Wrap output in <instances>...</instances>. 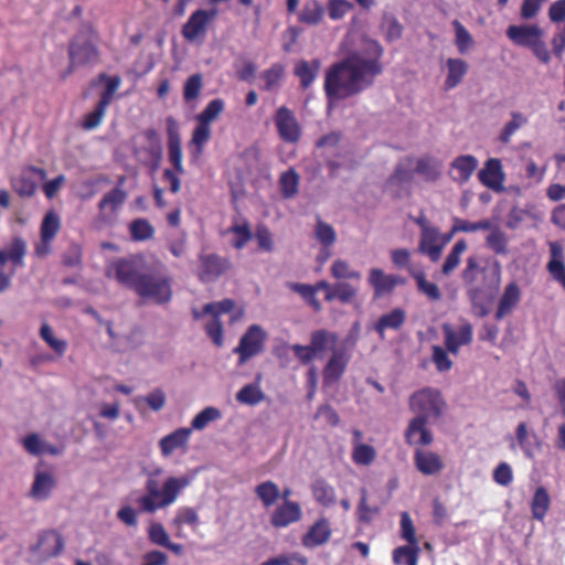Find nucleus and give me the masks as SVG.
<instances>
[{
    "instance_id": "obj_1",
    "label": "nucleus",
    "mask_w": 565,
    "mask_h": 565,
    "mask_svg": "<svg viewBox=\"0 0 565 565\" xmlns=\"http://www.w3.org/2000/svg\"><path fill=\"white\" fill-rule=\"evenodd\" d=\"M383 49L370 38H362L360 47L327 73L324 89L330 103L360 93L382 72Z\"/></svg>"
},
{
    "instance_id": "obj_2",
    "label": "nucleus",
    "mask_w": 565,
    "mask_h": 565,
    "mask_svg": "<svg viewBox=\"0 0 565 565\" xmlns=\"http://www.w3.org/2000/svg\"><path fill=\"white\" fill-rule=\"evenodd\" d=\"M462 278L468 285L467 295L479 316L488 313L483 299L490 298L501 284V266L498 262H492L484 267L478 265L476 257H469L462 271Z\"/></svg>"
},
{
    "instance_id": "obj_3",
    "label": "nucleus",
    "mask_w": 565,
    "mask_h": 565,
    "mask_svg": "<svg viewBox=\"0 0 565 565\" xmlns=\"http://www.w3.org/2000/svg\"><path fill=\"white\" fill-rule=\"evenodd\" d=\"M162 469L156 468L149 472L145 483L146 493L137 499V504L141 512L154 513L173 504L181 492L191 484L195 473H188L179 477H168L161 487H159L156 476L161 475Z\"/></svg>"
},
{
    "instance_id": "obj_4",
    "label": "nucleus",
    "mask_w": 565,
    "mask_h": 565,
    "mask_svg": "<svg viewBox=\"0 0 565 565\" xmlns=\"http://www.w3.org/2000/svg\"><path fill=\"white\" fill-rule=\"evenodd\" d=\"M505 33L512 43L530 49L542 63L547 64L551 61V53L544 42V31L537 24H512Z\"/></svg>"
},
{
    "instance_id": "obj_5",
    "label": "nucleus",
    "mask_w": 565,
    "mask_h": 565,
    "mask_svg": "<svg viewBox=\"0 0 565 565\" xmlns=\"http://www.w3.org/2000/svg\"><path fill=\"white\" fill-rule=\"evenodd\" d=\"M234 305L235 303L233 300L224 299L221 301L207 303L202 308V310H192L194 319L202 321L205 333L218 348L224 343L221 317L231 312L234 308Z\"/></svg>"
},
{
    "instance_id": "obj_6",
    "label": "nucleus",
    "mask_w": 565,
    "mask_h": 565,
    "mask_svg": "<svg viewBox=\"0 0 565 565\" xmlns=\"http://www.w3.org/2000/svg\"><path fill=\"white\" fill-rule=\"evenodd\" d=\"M408 406L415 416L435 422L443 415L446 402L437 388L424 387L409 396Z\"/></svg>"
},
{
    "instance_id": "obj_7",
    "label": "nucleus",
    "mask_w": 565,
    "mask_h": 565,
    "mask_svg": "<svg viewBox=\"0 0 565 565\" xmlns=\"http://www.w3.org/2000/svg\"><path fill=\"white\" fill-rule=\"evenodd\" d=\"M26 243L15 236L0 249V292L8 288L14 270L23 265Z\"/></svg>"
},
{
    "instance_id": "obj_8",
    "label": "nucleus",
    "mask_w": 565,
    "mask_h": 565,
    "mask_svg": "<svg viewBox=\"0 0 565 565\" xmlns=\"http://www.w3.org/2000/svg\"><path fill=\"white\" fill-rule=\"evenodd\" d=\"M26 243L15 236L0 249V292L8 288L14 270L23 265Z\"/></svg>"
},
{
    "instance_id": "obj_9",
    "label": "nucleus",
    "mask_w": 565,
    "mask_h": 565,
    "mask_svg": "<svg viewBox=\"0 0 565 565\" xmlns=\"http://www.w3.org/2000/svg\"><path fill=\"white\" fill-rule=\"evenodd\" d=\"M135 290L145 300L166 303L172 297L171 278L159 274L142 275Z\"/></svg>"
},
{
    "instance_id": "obj_10",
    "label": "nucleus",
    "mask_w": 565,
    "mask_h": 565,
    "mask_svg": "<svg viewBox=\"0 0 565 565\" xmlns=\"http://www.w3.org/2000/svg\"><path fill=\"white\" fill-rule=\"evenodd\" d=\"M97 38L92 29L85 28L78 32L70 44L71 66L93 63L97 60Z\"/></svg>"
},
{
    "instance_id": "obj_11",
    "label": "nucleus",
    "mask_w": 565,
    "mask_h": 565,
    "mask_svg": "<svg viewBox=\"0 0 565 565\" xmlns=\"http://www.w3.org/2000/svg\"><path fill=\"white\" fill-rule=\"evenodd\" d=\"M444 344L452 355L459 353L460 348L469 345L473 339L472 324L467 320H460L459 324L445 322L441 324Z\"/></svg>"
},
{
    "instance_id": "obj_12",
    "label": "nucleus",
    "mask_w": 565,
    "mask_h": 565,
    "mask_svg": "<svg viewBox=\"0 0 565 565\" xmlns=\"http://www.w3.org/2000/svg\"><path fill=\"white\" fill-rule=\"evenodd\" d=\"M266 339V331L258 324H252L234 349V353L238 354L239 364H244L250 358L259 354L264 350Z\"/></svg>"
},
{
    "instance_id": "obj_13",
    "label": "nucleus",
    "mask_w": 565,
    "mask_h": 565,
    "mask_svg": "<svg viewBox=\"0 0 565 565\" xmlns=\"http://www.w3.org/2000/svg\"><path fill=\"white\" fill-rule=\"evenodd\" d=\"M217 14L216 8L194 11L182 28L183 38L190 42L201 40L205 35L209 24L214 21Z\"/></svg>"
},
{
    "instance_id": "obj_14",
    "label": "nucleus",
    "mask_w": 565,
    "mask_h": 565,
    "mask_svg": "<svg viewBox=\"0 0 565 565\" xmlns=\"http://www.w3.org/2000/svg\"><path fill=\"white\" fill-rule=\"evenodd\" d=\"M106 275L116 279L124 286L136 289L139 278L137 263L132 258H117L110 262L106 267Z\"/></svg>"
},
{
    "instance_id": "obj_15",
    "label": "nucleus",
    "mask_w": 565,
    "mask_h": 565,
    "mask_svg": "<svg viewBox=\"0 0 565 565\" xmlns=\"http://www.w3.org/2000/svg\"><path fill=\"white\" fill-rule=\"evenodd\" d=\"M367 282L375 297H383L392 294L397 286L404 285L405 280L399 275L386 274L381 268L372 267L369 270Z\"/></svg>"
},
{
    "instance_id": "obj_16",
    "label": "nucleus",
    "mask_w": 565,
    "mask_h": 565,
    "mask_svg": "<svg viewBox=\"0 0 565 565\" xmlns=\"http://www.w3.org/2000/svg\"><path fill=\"white\" fill-rule=\"evenodd\" d=\"M275 126L279 137L289 143L297 142L301 136L300 126L295 115L287 107H279L276 111Z\"/></svg>"
},
{
    "instance_id": "obj_17",
    "label": "nucleus",
    "mask_w": 565,
    "mask_h": 565,
    "mask_svg": "<svg viewBox=\"0 0 565 565\" xmlns=\"http://www.w3.org/2000/svg\"><path fill=\"white\" fill-rule=\"evenodd\" d=\"M479 166L478 159L472 154L456 157L449 164V177L458 183H467Z\"/></svg>"
},
{
    "instance_id": "obj_18",
    "label": "nucleus",
    "mask_w": 565,
    "mask_h": 565,
    "mask_svg": "<svg viewBox=\"0 0 565 565\" xmlns=\"http://www.w3.org/2000/svg\"><path fill=\"white\" fill-rule=\"evenodd\" d=\"M227 268V262L215 254H201L199 257L198 276L201 281H213Z\"/></svg>"
},
{
    "instance_id": "obj_19",
    "label": "nucleus",
    "mask_w": 565,
    "mask_h": 565,
    "mask_svg": "<svg viewBox=\"0 0 565 565\" xmlns=\"http://www.w3.org/2000/svg\"><path fill=\"white\" fill-rule=\"evenodd\" d=\"M433 420L414 416L405 430V439L409 445L428 446L433 443V434L428 428V423Z\"/></svg>"
},
{
    "instance_id": "obj_20",
    "label": "nucleus",
    "mask_w": 565,
    "mask_h": 565,
    "mask_svg": "<svg viewBox=\"0 0 565 565\" xmlns=\"http://www.w3.org/2000/svg\"><path fill=\"white\" fill-rule=\"evenodd\" d=\"M479 181L487 188L499 191L503 189L504 173L501 161L497 158H490L486 161L482 169L478 172Z\"/></svg>"
},
{
    "instance_id": "obj_21",
    "label": "nucleus",
    "mask_w": 565,
    "mask_h": 565,
    "mask_svg": "<svg viewBox=\"0 0 565 565\" xmlns=\"http://www.w3.org/2000/svg\"><path fill=\"white\" fill-rule=\"evenodd\" d=\"M61 228V217L55 211H49L41 224V243L38 244V256L45 255L51 249V242Z\"/></svg>"
},
{
    "instance_id": "obj_22",
    "label": "nucleus",
    "mask_w": 565,
    "mask_h": 565,
    "mask_svg": "<svg viewBox=\"0 0 565 565\" xmlns=\"http://www.w3.org/2000/svg\"><path fill=\"white\" fill-rule=\"evenodd\" d=\"M168 157L177 173H184L182 164L181 138L178 131L177 122L173 118H168Z\"/></svg>"
},
{
    "instance_id": "obj_23",
    "label": "nucleus",
    "mask_w": 565,
    "mask_h": 565,
    "mask_svg": "<svg viewBox=\"0 0 565 565\" xmlns=\"http://www.w3.org/2000/svg\"><path fill=\"white\" fill-rule=\"evenodd\" d=\"M350 356L341 349H333L323 369L324 384H333L340 380L345 371Z\"/></svg>"
},
{
    "instance_id": "obj_24",
    "label": "nucleus",
    "mask_w": 565,
    "mask_h": 565,
    "mask_svg": "<svg viewBox=\"0 0 565 565\" xmlns=\"http://www.w3.org/2000/svg\"><path fill=\"white\" fill-rule=\"evenodd\" d=\"M301 508L297 502L284 500L276 508L270 516V522L275 527H286L301 519Z\"/></svg>"
},
{
    "instance_id": "obj_25",
    "label": "nucleus",
    "mask_w": 565,
    "mask_h": 565,
    "mask_svg": "<svg viewBox=\"0 0 565 565\" xmlns=\"http://www.w3.org/2000/svg\"><path fill=\"white\" fill-rule=\"evenodd\" d=\"M331 526L327 519L316 521L302 536L301 543L307 548H313L326 544L331 537Z\"/></svg>"
},
{
    "instance_id": "obj_26",
    "label": "nucleus",
    "mask_w": 565,
    "mask_h": 565,
    "mask_svg": "<svg viewBox=\"0 0 565 565\" xmlns=\"http://www.w3.org/2000/svg\"><path fill=\"white\" fill-rule=\"evenodd\" d=\"M441 234L437 227L425 228L420 233L418 250L427 255L430 260L437 262L443 253V246L440 245Z\"/></svg>"
},
{
    "instance_id": "obj_27",
    "label": "nucleus",
    "mask_w": 565,
    "mask_h": 565,
    "mask_svg": "<svg viewBox=\"0 0 565 565\" xmlns=\"http://www.w3.org/2000/svg\"><path fill=\"white\" fill-rule=\"evenodd\" d=\"M414 465L416 469L425 476L437 475L444 468V463L439 455L430 450L422 449L415 450Z\"/></svg>"
},
{
    "instance_id": "obj_28",
    "label": "nucleus",
    "mask_w": 565,
    "mask_h": 565,
    "mask_svg": "<svg viewBox=\"0 0 565 565\" xmlns=\"http://www.w3.org/2000/svg\"><path fill=\"white\" fill-rule=\"evenodd\" d=\"M518 445L527 458H533L540 446L537 436L530 430L525 423H520L515 429V440L511 441L510 448L514 449Z\"/></svg>"
},
{
    "instance_id": "obj_29",
    "label": "nucleus",
    "mask_w": 565,
    "mask_h": 565,
    "mask_svg": "<svg viewBox=\"0 0 565 565\" xmlns=\"http://www.w3.org/2000/svg\"><path fill=\"white\" fill-rule=\"evenodd\" d=\"M191 436V428H178L171 434L162 437L159 441V448L163 457H169L173 451L186 447Z\"/></svg>"
},
{
    "instance_id": "obj_30",
    "label": "nucleus",
    "mask_w": 565,
    "mask_h": 565,
    "mask_svg": "<svg viewBox=\"0 0 565 565\" xmlns=\"http://www.w3.org/2000/svg\"><path fill=\"white\" fill-rule=\"evenodd\" d=\"M11 186L20 196H32L35 193V168L29 166L11 178Z\"/></svg>"
},
{
    "instance_id": "obj_31",
    "label": "nucleus",
    "mask_w": 565,
    "mask_h": 565,
    "mask_svg": "<svg viewBox=\"0 0 565 565\" xmlns=\"http://www.w3.org/2000/svg\"><path fill=\"white\" fill-rule=\"evenodd\" d=\"M468 72V64L466 61L451 57L446 61V79H445V89L450 90L457 87Z\"/></svg>"
},
{
    "instance_id": "obj_32",
    "label": "nucleus",
    "mask_w": 565,
    "mask_h": 565,
    "mask_svg": "<svg viewBox=\"0 0 565 565\" xmlns=\"http://www.w3.org/2000/svg\"><path fill=\"white\" fill-rule=\"evenodd\" d=\"M521 298L520 287L515 282L505 286L504 291L499 300L495 318L498 320L509 315L519 303Z\"/></svg>"
},
{
    "instance_id": "obj_33",
    "label": "nucleus",
    "mask_w": 565,
    "mask_h": 565,
    "mask_svg": "<svg viewBox=\"0 0 565 565\" xmlns=\"http://www.w3.org/2000/svg\"><path fill=\"white\" fill-rule=\"evenodd\" d=\"M127 194L120 188H115L106 193L98 204V209L104 217H111L116 215L118 210L126 201Z\"/></svg>"
},
{
    "instance_id": "obj_34",
    "label": "nucleus",
    "mask_w": 565,
    "mask_h": 565,
    "mask_svg": "<svg viewBox=\"0 0 565 565\" xmlns=\"http://www.w3.org/2000/svg\"><path fill=\"white\" fill-rule=\"evenodd\" d=\"M415 171L426 181L434 182L441 174V162L434 157H420L415 162Z\"/></svg>"
},
{
    "instance_id": "obj_35",
    "label": "nucleus",
    "mask_w": 565,
    "mask_h": 565,
    "mask_svg": "<svg viewBox=\"0 0 565 565\" xmlns=\"http://www.w3.org/2000/svg\"><path fill=\"white\" fill-rule=\"evenodd\" d=\"M324 17V8L318 0H308L298 13V20L308 25L319 24Z\"/></svg>"
},
{
    "instance_id": "obj_36",
    "label": "nucleus",
    "mask_w": 565,
    "mask_h": 565,
    "mask_svg": "<svg viewBox=\"0 0 565 565\" xmlns=\"http://www.w3.org/2000/svg\"><path fill=\"white\" fill-rule=\"evenodd\" d=\"M405 321L404 310L396 308L383 315L374 324V330L384 338L386 330H397Z\"/></svg>"
},
{
    "instance_id": "obj_37",
    "label": "nucleus",
    "mask_w": 565,
    "mask_h": 565,
    "mask_svg": "<svg viewBox=\"0 0 565 565\" xmlns=\"http://www.w3.org/2000/svg\"><path fill=\"white\" fill-rule=\"evenodd\" d=\"M551 505V499L545 488L539 487L531 501V512L533 519L543 521Z\"/></svg>"
},
{
    "instance_id": "obj_38",
    "label": "nucleus",
    "mask_w": 565,
    "mask_h": 565,
    "mask_svg": "<svg viewBox=\"0 0 565 565\" xmlns=\"http://www.w3.org/2000/svg\"><path fill=\"white\" fill-rule=\"evenodd\" d=\"M62 548V537L54 531L46 532L38 543V550L44 557L57 555Z\"/></svg>"
},
{
    "instance_id": "obj_39",
    "label": "nucleus",
    "mask_w": 565,
    "mask_h": 565,
    "mask_svg": "<svg viewBox=\"0 0 565 565\" xmlns=\"http://www.w3.org/2000/svg\"><path fill=\"white\" fill-rule=\"evenodd\" d=\"M227 233L232 235L231 244L241 249L245 244L250 241L253 234L249 225L245 221H236L228 230Z\"/></svg>"
},
{
    "instance_id": "obj_40",
    "label": "nucleus",
    "mask_w": 565,
    "mask_h": 565,
    "mask_svg": "<svg viewBox=\"0 0 565 565\" xmlns=\"http://www.w3.org/2000/svg\"><path fill=\"white\" fill-rule=\"evenodd\" d=\"M419 544L398 546L393 551V561L396 565H417Z\"/></svg>"
},
{
    "instance_id": "obj_41",
    "label": "nucleus",
    "mask_w": 565,
    "mask_h": 565,
    "mask_svg": "<svg viewBox=\"0 0 565 565\" xmlns=\"http://www.w3.org/2000/svg\"><path fill=\"white\" fill-rule=\"evenodd\" d=\"M338 342V337L333 332H329L326 330H318L311 334L310 345L316 352V354L331 348L337 349L335 344Z\"/></svg>"
},
{
    "instance_id": "obj_42",
    "label": "nucleus",
    "mask_w": 565,
    "mask_h": 565,
    "mask_svg": "<svg viewBox=\"0 0 565 565\" xmlns=\"http://www.w3.org/2000/svg\"><path fill=\"white\" fill-rule=\"evenodd\" d=\"M222 417V413L218 408L214 406H207L203 408L200 413H198L192 422H191V431L192 430H203L211 423L220 419Z\"/></svg>"
},
{
    "instance_id": "obj_43",
    "label": "nucleus",
    "mask_w": 565,
    "mask_h": 565,
    "mask_svg": "<svg viewBox=\"0 0 565 565\" xmlns=\"http://www.w3.org/2000/svg\"><path fill=\"white\" fill-rule=\"evenodd\" d=\"M320 63L313 61L312 63L300 61L295 67V74L299 77L301 86L307 88L316 79Z\"/></svg>"
},
{
    "instance_id": "obj_44",
    "label": "nucleus",
    "mask_w": 565,
    "mask_h": 565,
    "mask_svg": "<svg viewBox=\"0 0 565 565\" xmlns=\"http://www.w3.org/2000/svg\"><path fill=\"white\" fill-rule=\"evenodd\" d=\"M415 171V161L413 158L403 159L396 167L390 183L406 184L412 181Z\"/></svg>"
},
{
    "instance_id": "obj_45",
    "label": "nucleus",
    "mask_w": 565,
    "mask_h": 565,
    "mask_svg": "<svg viewBox=\"0 0 565 565\" xmlns=\"http://www.w3.org/2000/svg\"><path fill=\"white\" fill-rule=\"evenodd\" d=\"M466 249L467 244L463 239L456 242L443 264L441 271L444 275L448 276L457 268Z\"/></svg>"
},
{
    "instance_id": "obj_46",
    "label": "nucleus",
    "mask_w": 565,
    "mask_h": 565,
    "mask_svg": "<svg viewBox=\"0 0 565 565\" xmlns=\"http://www.w3.org/2000/svg\"><path fill=\"white\" fill-rule=\"evenodd\" d=\"M210 137H211L210 125L202 124V122L198 121V125L193 129L191 142H190V146L194 147V152H193L194 158H199L202 154L204 145L207 142Z\"/></svg>"
},
{
    "instance_id": "obj_47",
    "label": "nucleus",
    "mask_w": 565,
    "mask_h": 565,
    "mask_svg": "<svg viewBox=\"0 0 565 565\" xmlns=\"http://www.w3.org/2000/svg\"><path fill=\"white\" fill-rule=\"evenodd\" d=\"M255 493L265 508L271 507L280 494L278 486L271 481L259 483L255 488Z\"/></svg>"
},
{
    "instance_id": "obj_48",
    "label": "nucleus",
    "mask_w": 565,
    "mask_h": 565,
    "mask_svg": "<svg viewBox=\"0 0 565 565\" xmlns=\"http://www.w3.org/2000/svg\"><path fill=\"white\" fill-rule=\"evenodd\" d=\"M452 25L455 29V44L457 50L459 53L466 54L473 47L475 41L469 31L459 21L455 20Z\"/></svg>"
},
{
    "instance_id": "obj_49",
    "label": "nucleus",
    "mask_w": 565,
    "mask_h": 565,
    "mask_svg": "<svg viewBox=\"0 0 565 565\" xmlns=\"http://www.w3.org/2000/svg\"><path fill=\"white\" fill-rule=\"evenodd\" d=\"M376 457L374 447L364 443H356L352 447V460L359 466L371 465Z\"/></svg>"
},
{
    "instance_id": "obj_50",
    "label": "nucleus",
    "mask_w": 565,
    "mask_h": 565,
    "mask_svg": "<svg viewBox=\"0 0 565 565\" xmlns=\"http://www.w3.org/2000/svg\"><path fill=\"white\" fill-rule=\"evenodd\" d=\"M381 30L386 41L393 42L401 39L403 25L392 14H385L381 24Z\"/></svg>"
},
{
    "instance_id": "obj_51",
    "label": "nucleus",
    "mask_w": 565,
    "mask_h": 565,
    "mask_svg": "<svg viewBox=\"0 0 565 565\" xmlns=\"http://www.w3.org/2000/svg\"><path fill=\"white\" fill-rule=\"evenodd\" d=\"M313 498L322 505H331L335 501V491L326 481L318 480L312 487Z\"/></svg>"
},
{
    "instance_id": "obj_52",
    "label": "nucleus",
    "mask_w": 565,
    "mask_h": 565,
    "mask_svg": "<svg viewBox=\"0 0 565 565\" xmlns=\"http://www.w3.org/2000/svg\"><path fill=\"white\" fill-rule=\"evenodd\" d=\"M449 354L451 353L448 352L446 347L437 344L431 347V362L438 372L445 373L452 367L454 363Z\"/></svg>"
},
{
    "instance_id": "obj_53",
    "label": "nucleus",
    "mask_w": 565,
    "mask_h": 565,
    "mask_svg": "<svg viewBox=\"0 0 565 565\" xmlns=\"http://www.w3.org/2000/svg\"><path fill=\"white\" fill-rule=\"evenodd\" d=\"M236 399L245 405H256L264 399V394L257 384H248L237 392Z\"/></svg>"
},
{
    "instance_id": "obj_54",
    "label": "nucleus",
    "mask_w": 565,
    "mask_h": 565,
    "mask_svg": "<svg viewBox=\"0 0 565 565\" xmlns=\"http://www.w3.org/2000/svg\"><path fill=\"white\" fill-rule=\"evenodd\" d=\"M97 82L105 83V89L102 93L99 102L108 106L111 103L115 93L119 88L121 79L119 76L100 74L95 83Z\"/></svg>"
},
{
    "instance_id": "obj_55",
    "label": "nucleus",
    "mask_w": 565,
    "mask_h": 565,
    "mask_svg": "<svg viewBox=\"0 0 565 565\" xmlns=\"http://www.w3.org/2000/svg\"><path fill=\"white\" fill-rule=\"evenodd\" d=\"M224 110V102L220 98L212 99L206 107L196 116V121L211 125Z\"/></svg>"
},
{
    "instance_id": "obj_56",
    "label": "nucleus",
    "mask_w": 565,
    "mask_h": 565,
    "mask_svg": "<svg viewBox=\"0 0 565 565\" xmlns=\"http://www.w3.org/2000/svg\"><path fill=\"white\" fill-rule=\"evenodd\" d=\"M418 290L424 294L429 300L438 301L441 298L440 290L435 282L428 281L423 273L413 274Z\"/></svg>"
},
{
    "instance_id": "obj_57",
    "label": "nucleus",
    "mask_w": 565,
    "mask_h": 565,
    "mask_svg": "<svg viewBox=\"0 0 565 565\" xmlns=\"http://www.w3.org/2000/svg\"><path fill=\"white\" fill-rule=\"evenodd\" d=\"M331 275L337 279H353L361 278L360 271L353 269L350 264L343 259H335L331 266Z\"/></svg>"
},
{
    "instance_id": "obj_58",
    "label": "nucleus",
    "mask_w": 565,
    "mask_h": 565,
    "mask_svg": "<svg viewBox=\"0 0 565 565\" xmlns=\"http://www.w3.org/2000/svg\"><path fill=\"white\" fill-rule=\"evenodd\" d=\"M527 122V118L518 111H513L511 114V119L505 124L501 135L500 140L504 143L509 142L511 137L519 130L522 126Z\"/></svg>"
},
{
    "instance_id": "obj_59",
    "label": "nucleus",
    "mask_w": 565,
    "mask_h": 565,
    "mask_svg": "<svg viewBox=\"0 0 565 565\" xmlns=\"http://www.w3.org/2000/svg\"><path fill=\"white\" fill-rule=\"evenodd\" d=\"M129 231L135 241L149 239L154 233L152 225L145 218H138L131 222Z\"/></svg>"
},
{
    "instance_id": "obj_60",
    "label": "nucleus",
    "mask_w": 565,
    "mask_h": 565,
    "mask_svg": "<svg viewBox=\"0 0 565 565\" xmlns=\"http://www.w3.org/2000/svg\"><path fill=\"white\" fill-rule=\"evenodd\" d=\"M279 183L282 195L291 198L298 191L299 177L295 170L290 169L281 174Z\"/></svg>"
},
{
    "instance_id": "obj_61",
    "label": "nucleus",
    "mask_w": 565,
    "mask_h": 565,
    "mask_svg": "<svg viewBox=\"0 0 565 565\" xmlns=\"http://www.w3.org/2000/svg\"><path fill=\"white\" fill-rule=\"evenodd\" d=\"M315 237L323 247H330L335 242L337 234L331 225L319 220L315 228Z\"/></svg>"
},
{
    "instance_id": "obj_62",
    "label": "nucleus",
    "mask_w": 565,
    "mask_h": 565,
    "mask_svg": "<svg viewBox=\"0 0 565 565\" xmlns=\"http://www.w3.org/2000/svg\"><path fill=\"white\" fill-rule=\"evenodd\" d=\"M490 228H491V222L488 220H482L479 222H469V221L456 217L454 220L452 233H459V232L471 233V232H477L480 230H490Z\"/></svg>"
},
{
    "instance_id": "obj_63",
    "label": "nucleus",
    "mask_w": 565,
    "mask_h": 565,
    "mask_svg": "<svg viewBox=\"0 0 565 565\" xmlns=\"http://www.w3.org/2000/svg\"><path fill=\"white\" fill-rule=\"evenodd\" d=\"M487 245L497 254H504L507 252V236L498 227L490 228L487 236Z\"/></svg>"
},
{
    "instance_id": "obj_64",
    "label": "nucleus",
    "mask_w": 565,
    "mask_h": 565,
    "mask_svg": "<svg viewBox=\"0 0 565 565\" xmlns=\"http://www.w3.org/2000/svg\"><path fill=\"white\" fill-rule=\"evenodd\" d=\"M41 338L46 342V344L57 354L62 355L66 350V342L60 338L54 335L53 330L43 324L40 330Z\"/></svg>"
}]
</instances>
